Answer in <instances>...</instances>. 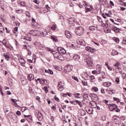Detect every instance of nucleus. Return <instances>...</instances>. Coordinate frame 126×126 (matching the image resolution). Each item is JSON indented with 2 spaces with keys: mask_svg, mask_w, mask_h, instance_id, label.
<instances>
[{
  "mask_svg": "<svg viewBox=\"0 0 126 126\" xmlns=\"http://www.w3.org/2000/svg\"><path fill=\"white\" fill-rule=\"evenodd\" d=\"M65 36H66L67 38H68V39L71 38V34H70L69 33V32H65Z\"/></svg>",
  "mask_w": 126,
  "mask_h": 126,
  "instance_id": "obj_27",
  "label": "nucleus"
},
{
  "mask_svg": "<svg viewBox=\"0 0 126 126\" xmlns=\"http://www.w3.org/2000/svg\"><path fill=\"white\" fill-rule=\"evenodd\" d=\"M45 81H46V80L44 79H41L39 82L41 83V84H44V83H45Z\"/></svg>",
  "mask_w": 126,
  "mask_h": 126,
  "instance_id": "obj_36",
  "label": "nucleus"
},
{
  "mask_svg": "<svg viewBox=\"0 0 126 126\" xmlns=\"http://www.w3.org/2000/svg\"><path fill=\"white\" fill-rule=\"evenodd\" d=\"M75 102H76V103H77L80 107H82V106H83V105H82V104H81V102H80L79 100H76Z\"/></svg>",
  "mask_w": 126,
  "mask_h": 126,
  "instance_id": "obj_29",
  "label": "nucleus"
},
{
  "mask_svg": "<svg viewBox=\"0 0 126 126\" xmlns=\"http://www.w3.org/2000/svg\"><path fill=\"white\" fill-rule=\"evenodd\" d=\"M19 62L20 63H21V65L22 66L25 67V64L26 63V62L25 60H24V59H23L22 57H20V59L19 60Z\"/></svg>",
  "mask_w": 126,
  "mask_h": 126,
  "instance_id": "obj_7",
  "label": "nucleus"
},
{
  "mask_svg": "<svg viewBox=\"0 0 126 126\" xmlns=\"http://www.w3.org/2000/svg\"><path fill=\"white\" fill-rule=\"evenodd\" d=\"M109 94H111V95H113V94H114V90H109Z\"/></svg>",
  "mask_w": 126,
  "mask_h": 126,
  "instance_id": "obj_57",
  "label": "nucleus"
},
{
  "mask_svg": "<svg viewBox=\"0 0 126 126\" xmlns=\"http://www.w3.org/2000/svg\"><path fill=\"white\" fill-rule=\"evenodd\" d=\"M16 115L18 116H20V115H21V112L20 111H17L16 112Z\"/></svg>",
  "mask_w": 126,
  "mask_h": 126,
  "instance_id": "obj_56",
  "label": "nucleus"
},
{
  "mask_svg": "<svg viewBox=\"0 0 126 126\" xmlns=\"http://www.w3.org/2000/svg\"><path fill=\"white\" fill-rule=\"evenodd\" d=\"M92 96L94 98H98V96H97V95H96L95 94H92Z\"/></svg>",
  "mask_w": 126,
  "mask_h": 126,
  "instance_id": "obj_58",
  "label": "nucleus"
},
{
  "mask_svg": "<svg viewBox=\"0 0 126 126\" xmlns=\"http://www.w3.org/2000/svg\"><path fill=\"white\" fill-rule=\"evenodd\" d=\"M82 83L84 86H87L88 84L87 83L85 82V81H82Z\"/></svg>",
  "mask_w": 126,
  "mask_h": 126,
  "instance_id": "obj_42",
  "label": "nucleus"
},
{
  "mask_svg": "<svg viewBox=\"0 0 126 126\" xmlns=\"http://www.w3.org/2000/svg\"><path fill=\"white\" fill-rule=\"evenodd\" d=\"M4 32V28L3 27H2L0 28V33H3Z\"/></svg>",
  "mask_w": 126,
  "mask_h": 126,
  "instance_id": "obj_37",
  "label": "nucleus"
},
{
  "mask_svg": "<svg viewBox=\"0 0 126 126\" xmlns=\"http://www.w3.org/2000/svg\"><path fill=\"white\" fill-rule=\"evenodd\" d=\"M47 50L48 51V52H51V54H53V53H54L55 52L54 50L50 48H47Z\"/></svg>",
  "mask_w": 126,
  "mask_h": 126,
  "instance_id": "obj_35",
  "label": "nucleus"
},
{
  "mask_svg": "<svg viewBox=\"0 0 126 126\" xmlns=\"http://www.w3.org/2000/svg\"><path fill=\"white\" fill-rule=\"evenodd\" d=\"M11 100L12 101V102L14 103V104H15V105H17V104L16 103V99H14L13 98H11Z\"/></svg>",
  "mask_w": 126,
  "mask_h": 126,
  "instance_id": "obj_41",
  "label": "nucleus"
},
{
  "mask_svg": "<svg viewBox=\"0 0 126 126\" xmlns=\"http://www.w3.org/2000/svg\"><path fill=\"white\" fill-rule=\"evenodd\" d=\"M97 20L98 22H99L100 23H103V21L102 20V18H101V17L98 16L97 17Z\"/></svg>",
  "mask_w": 126,
  "mask_h": 126,
  "instance_id": "obj_31",
  "label": "nucleus"
},
{
  "mask_svg": "<svg viewBox=\"0 0 126 126\" xmlns=\"http://www.w3.org/2000/svg\"><path fill=\"white\" fill-rule=\"evenodd\" d=\"M84 61L90 67H92V66L94 65V64H93V60H92V58H91L90 56H86L84 58Z\"/></svg>",
  "mask_w": 126,
  "mask_h": 126,
  "instance_id": "obj_1",
  "label": "nucleus"
},
{
  "mask_svg": "<svg viewBox=\"0 0 126 126\" xmlns=\"http://www.w3.org/2000/svg\"><path fill=\"white\" fill-rule=\"evenodd\" d=\"M15 42H16V48H19V46H18V42H17V41H15Z\"/></svg>",
  "mask_w": 126,
  "mask_h": 126,
  "instance_id": "obj_61",
  "label": "nucleus"
},
{
  "mask_svg": "<svg viewBox=\"0 0 126 126\" xmlns=\"http://www.w3.org/2000/svg\"><path fill=\"white\" fill-rule=\"evenodd\" d=\"M66 70H67V71L70 72L71 71V70H72V66L69 65L67 66L66 67Z\"/></svg>",
  "mask_w": 126,
  "mask_h": 126,
  "instance_id": "obj_25",
  "label": "nucleus"
},
{
  "mask_svg": "<svg viewBox=\"0 0 126 126\" xmlns=\"http://www.w3.org/2000/svg\"><path fill=\"white\" fill-rule=\"evenodd\" d=\"M110 21H111V22H112L113 23H114L116 25H119V24H117V23H115V22L114 21V19H110Z\"/></svg>",
  "mask_w": 126,
  "mask_h": 126,
  "instance_id": "obj_49",
  "label": "nucleus"
},
{
  "mask_svg": "<svg viewBox=\"0 0 126 126\" xmlns=\"http://www.w3.org/2000/svg\"><path fill=\"white\" fill-rule=\"evenodd\" d=\"M59 91H63V86L59 87Z\"/></svg>",
  "mask_w": 126,
  "mask_h": 126,
  "instance_id": "obj_44",
  "label": "nucleus"
},
{
  "mask_svg": "<svg viewBox=\"0 0 126 126\" xmlns=\"http://www.w3.org/2000/svg\"><path fill=\"white\" fill-rule=\"evenodd\" d=\"M123 43L124 44V45H126V37L123 38Z\"/></svg>",
  "mask_w": 126,
  "mask_h": 126,
  "instance_id": "obj_50",
  "label": "nucleus"
},
{
  "mask_svg": "<svg viewBox=\"0 0 126 126\" xmlns=\"http://www.w3.org/2000/svg\"><path fill=\"white\" fill-rule=\"evenodd\" d=\"M37 118L38 119V121L40 122H41V121H43L44 116H43V114H42V113L39 112V114H38Z\"/></svg>",
  "mask_w": 126,
  "mask_h": 126,
  "instance_id": "obj_13",
  "label": "nucleus"
},
{
  "mask_svg": "<svg viewBox=\"0 0 126 126\" xmlns=\"http://www.w3.org/2000/svg\"><path fill=\"white\" fill-rule=\"evenodd\" d=\"M68 21L69 24H73L75 22V19L74 18H70Z\"/></svg>",
  "mask_w": 126,
  "mask_h": 126,
  "instance_id": "obj_16",
  "label": "nucleus"
},
{
  "mask_svg": "<svg viewBox=\"0 0 126 126\" xmlns=\"http://www.w3.org/2000/svg\"><path fill=\"white\" fill-rule=\"evenodd\" d=\"M115 52H116L115 51H113V52H112V55L113 56H115L116 55H118V54H119V52H118V51H116V54H115Z\"/></svg>",
  "mask_w": 126,
  "mask_h": 126,
  "instance_id": "obj_47",
  "label": "nucleus"
},
{
  "mask_svg": "<svg viewBox=\"0 0 126 126\" xmlns=\"http://www.w3.org/2000/svg\"><path fill=\"white\" fill-rule=\"evenodd\" d=\"M48 73H50V74H51L52 75H53V74H54V72H53V70H52L51 69H49Z\"/></svg>",
  "mask_w": 126,
  "mask_h": 126,
  "instance_id": "obj_43",
  "label": "nucleus"
},
{
  "mask_svg": "<svg viewBox=\"0 0 126 126\" xmlns=\"http://www.w3.org/2000/svg\"><path fill=\"white\" fill-rule=\"evenodd\" d=\"M4 57L6 61H9L10 60V58L9 57V56L7 55V54H4Z\"/></svg>",
  "mask_w": 126,
  "mask_h": 126,
  "instance_id": "obj_24",
  "label": "nucleus"
},
{
  "mask_svg": "<svg viewBox=\"0 0 126 126\" xmlns=\"http://www.w3.org/2000/svg\"><path fill=\"white\" fill-rule=\"evenodd\" d=\"M126 74L125 73H122V78L125 79V78H126Z\"/></svg>",
  "mask_w": 126,
  "mask_h": 126,
  "instance_id": "obj_51",
  "label": "nucleus"
},
{
  "mask_svg": "<svg viewBox=\"0 0 126 126\" xmlns=\"http://www.w3.org/2000/svg\"><path fill=\"white\" fill-rule=\"evenodd\" d=\"M101 93H102V94H105V89H103L102 88L101 90Z\"/></svg>",
  "mask_w": 126,
  "mask_h": 126,
  "instance_id": "obj_55",
  "label": "nucleus"
},
{
  "mask_svg": "<svg viewBox=\"0 0 126 126\" xmlns=\"http://www.w3.org/2000/svg\"><path fill=\"white\" fill-rule=\"evenodd\" d=\"M88 96H89L88 94H84L83 95L84 99H86V100H87V99H88Z\"/></svg>",
  "mask_w": 126,
  "mask_h": 126,
  "instance_id": "obj_30",
  "label": "nucleus"
},
{
  "mask_svg": "<svg viewBox=\"0 0 126 126\" xmlns=\"http://www.w3.org/2000/svg\"><path fill=\"white\" fill-rule=\"evenodd\" d=\"M50 37L51 39H52V40H53L54 41L56 42H59V40H58V38L55 35H51Z\"/></svg>",
  "mask_w": 126,
  "mask_h": 126,
  "instance_id": "obj_20",
  "label": "nucleus"
},
{
  "mask_svg": "<svg viewBox=\"0 0 126 126\" xmlns=\"http://www.w3.org/2000/svg\"><path fill=\"white\" fill-rule=\"evenodd\" d=\"M14 32H17V31H18V27H15L14 29Z\"/></svg>",
  "mask_w": 126,
  "mask_h": 126,
  "instance_id": "obj_62",
  "label": "nucleus"
},
{
  "mask_svg": "<svg viewBox=\"0 0 126 126\" xmlns=\"http://www.w3.org/2000/svg\"><path fill=\"white\" fill-rule=\"evenodd\" d=\"M92 73L93 74H100L101 73V68H99V70L98 71L97 70H94L92 71Z\"/></svg>",
  "mask_w": 126,
  "mask_h": 126,
  "instance_id": "obj_15",
  "label": "nucleus"
},
{
  "mask_svg": "<svg viewBox=\"0 0 126 126\" xmlns=\"http://www.w3.org/2000/svg\"><path fill=\"white\" fill-rule=\"evenodd\" d=\"M112 83H110L109 82H106L104 83L103 85L105 87H110Z\"/></svg>",
  "mask_w": 126,
  "mask_h": 126,
  "instance_id": "obj_21",
  "label": "nucleus"
},
{
  "mask_svg": "<svg viewBox=\"0 0 126 126\" xmlns=\"http://www.w3.org/2000/svg\"><path fill=\"white\" fill-rule=\"evenodd\" d=\"M95 79V77H94V76L92 75L90 76V79L91 80H93V79Z\"/></svg>",
  "mask_w": 126,
  "mask_h": 126,
  "instance_id": "obj_52",
  "label": "nucleus"
},
{
  "mask_svg": "<svg viewBox=\"0 0 126 126\" xmlns=\"http://www.w3.org/2000/svg\"><path fill=\"white\" fill-rule=\"evenodd\" d=\"M116 69H120V63L117 62L115 64H114Z\"/></svg>",
  "mask_w": 126,
  "mask_h": 126,
  "instance_id": "obj_22",
  "label": "nucleus"
},
{
  "mask_svg": "<svg viewBox=\"0 0 126 126\" xmlns=\"http://www.w3.org/2000/svg\"><path fill=\"white\" fill-rule=\"evenodd\" d=\"M44 88L45 89V91L46 93H47V92H49V89H48V87H47V86H44Z\"/></svg>",
  "mask_w": 126,
  "mask_h": 126,
  "instance_id": "obj_40",
  "label": "nucleus"
},
{
  "mask_svg": "<svg viewBox=\"0 0 126 126\" xmlns=\"http://www.w3.org/2000/svg\"><path fill=\"white\" fill-rule=\"evenodd\" d=\"M30 34H31V35H32V36L39 37L40 36V31L36 30L31 31L30 32Z\"/></svg>",
  "mask_w": 126,
  "mask_h": 126,
  "instance_id": "obj_3",
  "label": "nucleus"
},
{
  "mask_svg": "<svg viewBox=\"0 0 126 126\" xmlns=\"http://www.w3.org/2000/svg\"><path fill=\"white\" fill-rule=\"evenodd\" d=\"M110 111H114V110H116V109H118V106L116 105L115 103H112L109 105V106Z\"/></svg>",
  "mask_w": 126,
  "mask_h": 126,
  "instance_id": "obj_4",
  "label": "nucleus"
},
{
  "mask_svg": "<svg viewBox=\"0 0 126 126\" xmlns=\"http://www.w3.org/2000/svg\"><path fill=\"white\" fill-rule=\"evenodd\" d=\"M93 90H94V92H98L99 89H98V88L96 87H93Z\"/></svg>",
  "mask_w": 126,
  "mask_h": 126,
  "instance_id": "obj_32",
  "label": "nucleus"
},
{
  "mask_svg": "<svg viewBox=\"0 0 126 126\" xmlns=\"http://www.w3.org/2000/svg\"><path fill=\"white\" fill-rule=\"evenodd\" d=\"M85 110L89 115H91L93 113V109L89 106L86 107Z\"/></svg>",
  "mask_w": 126,
  "mask_h": 126,
  "instance_id": "obj_5",
  "label": "nucleus"
},
{
  "mask_svg": "<svg viewBox=\"0 0 126 126\" xmlns=\"http://www.w3.org/2000/svg\"><path fill=\"white\" fill-rule=\"evenodd\" d=\"M25 121H26V119H23L21 120V123H25Z\"/></svg>",
  "mask_w": 126,
  "mask_h": 126,
  "instance_id": "obj_64",
  "label": "nucleus"
},
{
  "mask_svg": "<svg viewBox=\"0 0 126 126\" xmlns=\"http://www.w3.org/2000/svg\"><path fill=\"white\" fill-rule=\"evenodd\" d=\"M115 82L117 84H120V79L119 78H116Z\"/></svg>",
  "mask_w": 126,
  "mask_h": 126,
  "instance_id": "obj_34",
  "label": "nucleus"
},
{
  "mask_svg": "<svg viewBox=\"0 0 126 126\" xmlns=\"http://www.w3.org/2000/svg\"><path fill=\"white\" fill-rule=\"evenodd\" d=\"M86 51H87L89 53H95V52H96V50L95 49L90 47L89 46H87L86 47Z\"/></svg>",
  "mask_w": 126,
  "mask_h": 126,
  "instance_id": "obj_6",
  "label": "nucleus"
},
{
  "mask_svg": "<svg viewBox=\"0 0 126 126\" xmlns=\"http://www.w3.org/2000/svg\"><path fill=\"white\" fill-rule=\"evenodd\" d=\"M75 32L76 35L78 36H82L84 34V29L82 27H78L75 29Z\"/></svg>",
  "mask_w": 126,
  "mask_h": 126,
  "instance_id": "obj_2",
  "label": "nucleus"
},
{
  "mask_svg": "<svg viewBox=\"0 0 126 126\" xmlns=\"http://www.w3.org/2000/svg\"><path fill=\"white\" fill-rule=\"evenodd\" d=\"M27 78L29 81H31V80H34V75L32 74H30L27 76Z\"/></svg>",
  "mask_w": 126,
  "mask_h": 126,
  "instance_id": "obj_12",
  "label": "nucleus"
},
{
  "mask_svg": "<svg viewBox=\"0 0 126 126\" xmlns=\"http://www.w3.org/2000/svg\"><path fill=\"white\" fill-rule=\"evenodd\" d=\"M59 17H60V19H62V20L64 19V18H63V15L59 16Z\"/></svg>",
  "mask_w": 126,
  "mask_h": 126,
  "instance_id": "obj_63",
  "label": "nucleus"
},
{
  "mask_svg": "<svg viewBox=\"0 0 126 126\" xmlns=\"http://www.w3.org/2000/svg\"><path fill=\"white\" fill-rule=\"evenodd\" d=\"M28 108L26 107H22L21 110H22V111H23V112H24V111H26V110H28Z\"/></svg>",
  "mask_w": 126,
  "mask_h": 126,
  "instance_id": "obj_39",
  "label": "nucleus"
},
{
  "mask_svg": "<svg viewBox=\"0 0 126 126\" xmlns=\"http://www.w3.org/2000/svg\"><path fill=\"white\" fill-rule=\"evenodd\" d=\"M72 78L73 79H74V80H76V81H77V82H78L79 80H78V78L75 76H72Z\"/></svg>",
  "mask_w": 126,
  "mask_h": 126,
  "instance_id": "obj_45",
  "label": "nucleus"
},
{
  "mask_svg": "<svg viewBox=\"0 0 126 126\" xmlns=\"http://www.w3.org/2000/svg\"><path fill=\"white\" fill-rule=\"evenodd\" d=\"M104 103H105V104H106V105H107L109 106H110V105H111V104H109V101H108V100H104Z\"/></svg>",
  "mask_w": 126,
  "mask_h": 126,
  "instance_id": "obj_48",
  "label": "nucleus"
},
{
  "mask_svg": "<svg viewBox=\"0 0 126 126\" xmlns=\"http://www.w3.org/2000/svg\"><path fill=\"white\" fill-rule=\"evenodd\" d=\"M112 30L114 31L116 33H119L120 32V29L119 28H117L116 27H114L112 28Z\"/></svg>",
  "mask_w": 126,
  "mask_h": 126,
  "instance_id": "obj_17",
  "label": "nucleus"
},
{
  "mask_svg": "<svg viewBox=\"0 0 126 126\" xmlns=\"http://www.w3.org/2000/svg\"><path fill=\"white\" fill-rule=\"evenodd\" d=\"M117 116H114L112 118V120H113V121H116L117 120Z\"/></svg>",
  "mask_w": 126,
  "mask_h": 126,
  "instance_id": "obj_60",
  "label": "nucleus"
},
{
  "mask_svg": "<svg viewBox=\"0 0 126 126\" xmlns=\"http://www.w3.org/2000/svg\"><path fill=\"white\" fill-rule=\"evenodd\" d=\"M55 99L57 102H60V98L55 96Z\"/></svg>",
  "mask_w": 126,
  "mask_h": 126,
  "instance_id": "obj_54",
  "label": "nucleus"
},
{
  "mask_svg": "<svg viewBox=\"0 0 126 126\" xmlns=\"http://www.w3.org/2000/svg\"><path fill=\"white\" fill-rule=\"evenodd\" d=\"M89 29L90 30H91V31H94L95 30V26H92L91 27H89Z\"/></svg>",
  "mask_w": 126,
  "mask_h": 126,
  "instance_id": "obj_28",
  "label": "nucleus"
},
{
  "mask_svg": "<svg viewBox=\"0 0 126 126\" xmlns=\"http://www.w3.org/2000/svg\"><path fill=\"white\" fill-rule=\"evenodd\" d=\"M2 44H3V45L4 46L6 45V40L5 39H3L2 41Z\"/></svg>",
  "mask_w": 126,
  "mask_h": 126,
  "instance_id": "obj_53",
  "label": "nucleus"
},
{
  "mask_svg": "<svg viewBox=\"0 0 126 126\" xmlns=\"http://www.w3.org/2000/svg\"><path fill=\"white\" fill-rule=\"evenodd\" d=\"M58 52H60V53H62V54H63V55H65V54H66V51H65V50H64V49H63V48L58 47Z\"/></svg>",
  "mask_w": 126,
  "mask_h": 126,
  "instance_id": "obj_9",
  "label": "nucleus"
},
{
  "mask_svg": "<svg viewBox=\"0 0 126 126\" xmlns=\"http://www.w3.org/2000/svg\"><path fill=\"white\" fill-rule=\"evenodd\" d=\"M61 53V51H58V52H56L55 53L52 54L54 55V57L55 58V59H57V58H58L59 56H60Z\"/></svg>",
  "mask_w": 126,
  "mask_h": 126,
  "instance_id": "obj_19",
  "label": "nucleus"
},
{
  "mask_svg": "<svg viewBox=\"0 0 126 126\" xmlns=\"http://www.w3.org/2000/svg\"><path fill=\"white\" fill-rule=\"evenodd\" d=\"M27 120L30 122H32V116L28 115V118H27Z\"/></svg>",
  "mask_w": 126,
  "mask_h": 126,
  "instance_id": "obj_23",
  "label": "nucleus"
},
{
  "mask_svg": "<svg viewBox=\"0 0 126 126\" xmlns=\"http://www.w3.org/2000/svg\"><path fill=\"white\" fill-rule=\"evenodd\" d=\"M77 43L78 44V45H81V46H85V41H83L81 39H77Z\"/></svg>",
  "mask_w": 126,
  "mask_h": 126,
  "instance_id": "obj_8",
  "label": "nucleus"
},
{
  "mask_svg": "<svg viewBox=\"0 0 126 126\" xmlns=\"http://www.w3.org/2000/svg\"><path fill=\"white\" fill-rule=\"evenodd\" d=\"M21 5L22 6H25V2L22 1L21 2Z\"/></svg>",
  "mask_w": 126,
  "mask_h": 126,
  "instance_id": "obj_59",
  "label": "nucleus"
},
{
  "mask_svg": "<svg viewBox=\"0 0 126 126\" xmlns=\"http://www.w3.org/2000/svg\"><path fill=\"white\" fill-rule=\"evenodd\" d=\"M79 59H80V56L77 54L74 55L73 57L74 61H76V62H78V61H79Z\"/></svg>",
  "mask_w": 126,
  "mask_h": 126,
  "instance_id": "obj_11",
  "label": "nucleus"
},
{
  "mask_svg": "<svg viewBox=\"0 0 126 126\" xmlns=\"http://www.w3.org/2000/svg\"><path fill=\"white\" fill-rule=\"evenodd\" d=\"M48 35V32L44 31L43 32H40L39 36H42L43 37H46Z\"/></svg>",
  "mask_w": 126,
  "mask_h": 126,
  "instance_id": "obj_10",
  "label": "nucleus"
},
{
  "mask_svg": "<svg viewBox=\"0 0 126 126\" xmlns=\"http://www.w3.org/2000/svg\"><path fill=\"white\" fill-rule=\"evenodd\" d=\"M57 28V25H56L55 24L53 25L52 27H51V29L52 30H53L54 31H55V30H56V29Z\"/></svg>",
  "mask_w": 126,
  "mask_h": 126,
  "instance_id": "obj_33",
  "label": "nucleus"
},
{
  "mask_svg": "<svg viewBox=\"0 0 126 126\" xmlns=\"http://www.w3.org/2000/svg\"><path fill=\"white\" fill-rule=\"evenodd\" d=\"M59 61H61V62L64 60V58L63 57V55L60 56V58L58 59Z\"/></svg>",
  "mask_w": 126,
  "mask_h": 126,
  "instance_id": "obj_38",
  "label": "nucleus"
},
{
  "mask_svg": "<svg viewBox=\"0 0 126 126\" xmlns=\"http://www.w3.org/2000/svg\"><path fill=\"white\" fill-rule=\"evenodd\" d=\"M92 6H89H89H86L85 7V9H86V11H85V12H86V13H87V12H90V11H91V9H90V8H92Z\"/></svg>",
  "mask_w": 126,
  "mask_h": 126,
  "instance_id": "obj_14",
  "label": "nucleus"
},
{
  "mask_svg": "<svg viewBox=\"0 0 126 126\" xmlns=\"http://www.w3.org/2000/svg\"><path fill=\"white\" fill-rule=\"evenodd\" d=\"M5 47H6L8 49H9V50H10L11 51V50H12V46H10L8 45H5Z\"/></svg>",
  "mask_w": 126,
  "mask_h": 126,
  "instance_id": "obj_46",
  "label": "nucleus"
},
{
  "mask_svg": "<svg viewBox=\"0 0 126 126\" xmlns=\"http://www.w3.org/2000/svg\"><path fill=\"white\" fill-rule=\"evenodd\" d=\"M114 42H116V43H117V44H119V43L120 42V39H119V38L118 37H113V38Z\"/></svg>",
  "mask_w": 126,
  "mask_h": 126,
  "instance_id": "obj_26",
  "label": "nucleus"
},
{
  "mask_svg": "<svg viewBox=\"0 0 126 126\" xmlns=\"http://www.w3.org/2000/svg\"><path fill=\"white\" fill-rule=\"evenodd\" d=\"M101 74L102 75V77H100L98 78V81L99 82L102 81V79H105V78H106V77H104V75H105V72H102Z\"/></svg>",
  "mask_w": 126,
  "mask_h": 126,
  "instance_id": "obj_18",
  "label": "nucleus"
}]
</instances>
